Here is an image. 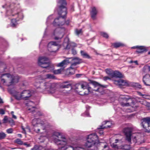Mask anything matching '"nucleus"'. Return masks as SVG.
<instances>
[{
    "label": "nucleus",
    "instance_id": "obj_1",
    "mask_svg": "<svg viewBox=\"0 0 150 150\" xmlns=\"http://www.w3.org/2000/svg\"><path fill=\"white\" fill-rule=\"evenodd\" d=\"M50 139L58 146L59 150H86L84 147L89 150H95L99 143L98 136L95 134L88 135L85 145L82 146L74 147L69 139L58 132H54Z\"/></svg>",
    "mask_w": 150,
    "mask_h": 150
},
{
    "label": "nucleus",
    "instance_id": "obj_2",
    "mask_svg": "<svg viewBox=\"0 0 150 150\" xmlns=\"http://www.w3.org/2000/svg\"><path fill=\"white\" fill-rule=\"evenodd\" d=\"M65 0H59L58 2V6H59V10H57L58 14L62 18L59 17L56 18L53 23L54 25L56 26L62 25L64 23V16L66 14L67 9L65 7L66 4Z\"/></svg>",
    "mask_w": 150,
    "mask_h": 150
},
{
    "label": "nucleus",
    "instance_id": "obj_3",
    "mask_svg": "<svg viewBox=\"0 0 150 150\" xmlns=\"http://www.w3.org/2000/svg\"><path fill=\"white\" fill-rule=\"evenodd\" d=\"M132 129L130 127H126L123 129V132L125 136V139L129 143H131V139L135 142L141 143L143 137L139 133H132Z\"/></svg>",
    "mask_w": 150,
    "mask_h": 150
},
{
    "label": "nucleus",
    "instance_id": "obj_4",
    "mask_svg": "<svg viewBox=\"0 0 150 150\" xmlns=\"http://www.w3.org/2000/svg\"><path fill=\"white\" fill-rule=\"evenodd\" d=\"M19 77L9 74H2L0 76L1 83L4 86H8L18 82Z\"/></svg>",
    "mask_w": 150,
    "mask_h": 150
},
{
    "label": "nucleus",
    "instance_id": "obj_5",
    "mask_svg": "<svg viewBox=\"0 0 150 150\" xmlns=\"http://www.w3.org/2000/svg\"><path fill=\"white\" fill-rule=\"evenodd\" d=\"M6 15L9 16L11 18V25L13 27L16 26L17 24V21L23 18L22 13L20 12L17 13L15 11H8Z\"/></svg>",
    "mask_w": 150,
    "mask_h": 150
},
{
    "label": "nucleus",
    "instance_id": "obj_6",
    "mask_svg": "<svg viewBox=\"0 0 150 150\" xmlns=\"http://www.w3.org/2000/svg\"><path fill=\"white\" fill-rule=\"evenodd\" d=\"M32 123L34 127V131L37 133H44L46 132L45 125L40 119L34 118L33 120Z\"/></svg>",
    "mask_w": 150,
    "mask_h": 150
},
{
    "label": "nucleus",
    "instance_id": "obj_7",
    "mask_svg": "<svg viewBox=\"0 0 150 150\" xmlns=\"http://www.w3.org/2000/svg\"><path fill=\"white\" fill-rule=\"evenodd\" d=\"M38 65L46 69V71H51L54 69V65L50 63L48 59L45 57H40L38 60Z\"/></svg>",
    "mask_w": 150,
    "mask_h": 150
},
{
    "label": "nucleus",
    "instance_id": "obj_8",
    "mask_svg": "<svg viewBox=\"0 0 150 150\" xmlns=\"http://www.w3.org/2000/svg\"><path fill=\"white\" fill-rule=\"evenodd\" d=\"M69 60L70 61L71 63V67L68 69L69 70V73L70 74H73L75 72V69L76 68V66L78 64H79L82 62L81 59L78 57H75L73 58H68Z\"/></svg>",
    "mask_w": 150,
    "mask_h": 150
},
{
    "label": "nucleus",
    "instance_id": "obj_9",
    "mask_svg": "<svg viewBox=\"0 0 150 150\" xmlns=\"http://www.w3.org/2000/svg\"><path fill=\"white\" fill-rule=\"evenodd\" d=\"M120 98H122L124 102L120 103L121 105L123 106H128L135 104V99H131L127 96L120 97Z\"/></svg>",
    "mask_w": 150,
    "mask_h": 150
},
{
    "label": "nucleus",
    "instance_id": "obj_10",
    "mask_svg": "<svg viewBox=\"0 0 150 150\" xmlns=\"http://www.w3.org/2000/svg\"><path fill=\"white\" fill-rule=\"evenodd\" d=\"M65 29L58 28L54 31V35H55L54 39L56 40H60L64 36V34Z\"/></svg>",
    "mask_w": 150,
    "mask_h": 150
},
{
    "label": "nucleus",
    "instance_id": "obj_11",
    "mask_svg": "<svg viewBox=\"0 0 150 150\" xmlns=\"http://www.w3.org/2000/svg\"><path fill=\"white\" fill-rule=\"evenodd\" d=\"M34 103L32 101H30L26 104L27 106L29 108L28 110H30L31 112H33L34 115L35 116H40L42 115L41 113L39 111L36 110V108L34 106Z\"/></svg>",
    "mask_w": 150,
    "mask_h": 150
},
{
    "label": "nucleus",
    "instance_id": "obj_12",
    "mask_svg": "<svg viewBox=\"0 0 150 150\" xmlns=\"http://www.w3.org/2000/svg\"><path fill=\"white\" fill-rule=\"evenodd\" d=\"M142 126L145 129L146 132H150V117H146L141 120Z\"/></svg>",
    "mask_w": 150,
    "mask_h": 150
},
{
    "label": "nucleus",
    "instance_id": "obj_13",
    "mask_svg": "<svg viewBox=\"0 0 150 150\" xmlns=\"http://www.w3.org/2000/svg\"><path fill=\"white\" fill-rule=\"evenodd\" d=\"M54 86V85L51 83H45L44 85L45 89L44 91L45 93L52 94L54 93L55 91Z\"/></svg>",
    "mask_w": 150,
    "mask_h": 150
},
{
    "label": "nucleus",
    "instance_id": "obj_14",
    "mask_svg": "<svg viewBox=\"0 0 150 150\" xmlns=\"http://www.w3.org/2000/svg\"><path fill=\"white\" fill-rule=\"evenodd\" d=\"M114 83L121 87V86H128L129 85V82L126 80L122 79H120L118 80H115L114 81Z\"/></svg>",
    "mask_w": 150,
    "mask_h": 150
},
{
    "label": "nucleus",
    "instance_id": "obj_15",
    "mask_svg": "<svg viewBox=\"0 0 150 150\" xmlns=\"http://www.w3.org/2000/svg\"><path fill=\"white\" fill-rule=\"evenodd\" d=\"M23 100H27L31 96V93L29 90H24L21 92Z\"/></svg>",
    "mask_w": 150,
    "mask_h": 150
},
{
    "label": "nucleus",
    "instance_id": "obj_16",
    "mask_svg": "<svg viewBox=\"0 0 150 150\" xmlns=\"http://www.w3.org/2000/svg\"><path fill=\"white\" fill-rule=\"evenodd\" d=\"M70 61L69 60L68 58H67L61 62L58 63L57 64V66L58 67H63V68L64 69L66 67V65L70 63Z\"/></svg>",
    "mask_w": 150,
    "mask_h": 150
},
{
    "label": "nucleus",
    "instance_id": "obj_17",
    "mask_svg": "<svg viewBox=\"0 0 150 150\" xmlns=\"http://www.w3.org/2000/svg\"><path fill=\"white\" fill-rule=\"evenodd\" d=\"M132 48H137L136 52L138 53H142L146 50V48L144 46H135L132 47Z\"/></svg>",
    "mask_w": 150,
    "mask_h": 150
},
{
    "label": "nucleus",
    "instance_id": "obj_18",
    "mask_svg": "<svg viewBox=\"0 0 150 150\" xmlns=\"http://www.w3.org/2000/svg\"><path fill=\"white\" fill-rule=\"evenodd\" d=\"M143 81L144 84L148 86H150V75L146 74L143 79Z\"/></svg>",
    "mask_w": 150,
    "mask_h": 150
},
{
    "label": "nucleus",
    "instance_id": "obj_19",
    "mask_svg": "<svg viewBox=\"0 0 150 150\" xmlns=\"http://www.w3.org/2000/svg\"><path fill=\"white\" fill-rule=\"evenodd\" d=\"M113 147L115 149H123L125 150H129L130 149V146L128 145H125L124 146H118L117 145H115L113 146Z\"/></svg>",
    "mask_w": 150,
    "mask_h": 150
},
{
    "label": "nucleus",
    "instance_id": "obj_20",
    "mask_svg": "<svg viewBox=\"0 0 150 150\" xmlns=\"http://www.w3.org/2000/svg\"><path fill=\"white\" fill-rule=\"evenodd\" d=\"M97 13L98 11L96 8L95 7H92L91 11V18L93 19H95L96 18Z\"/></svg>",
    "mask_w": 150,
    "mask_h": 150
},
{
    "label": "nucleus",
    "instance_id": "obj_21",
    "mask_svg": "<svg viewBox=\"0 0 150 150\" xmlns=\"http://www.w3.org/2000/svg\"><path fill=\"white\" fill-rule=\"evenodd\" d=\"M13 94L16 99L18 100H20L23 99L21 92H19L15 91L13 92Z\"/></svg>",
    "mask_w": 150,
    "mask_h": 150
},
{
    "label": "nucleus",
    "instance_id": "obj_22",
    "mask_svg": "<svg viewBox=\"0 0 150 150\" xmlns=\"http://www.w3.org/2000/svg\"><path fill=\"white\" fill-rule=\"evenodd\" d=\"M112 76L117 78H122L124 77L123 75L120 72L116 71H114L112 74Z\"/></svg>",
    "mask_w": 150,
    "mask_h": 150
},
{
    "label": "nucleus",
    "instance_id": "obj_23",
    "mask_svg": "<svg viewBox=\"0 0 150 150\" xmlns=\"http://www.w3.org/2000/svg\"><path fill=\"white\" fill-rule=\"evenodd\" d=\"M103 125H106L105 126L103 125L100 126V128H105L108 127H110L112 125V123L110 121H105L103 122Z\"/></svg>",
    "mask_w": 150,
    "mask_h": 150
},
{
    "label": "nucleus",
    "instance_id": "obj_24",
    "mask_svg": "<svg viewBox=\"0 0 150 150\" xmlns=\"http://www.w3.org/2000/svg\"><path fill=\"white\" fill-rule=\"evenodd\" d=\"M150 71V66L147 65L145 66L142 70L143 74L148 73Z\"/></svg>",
    "mask_w": 150,
    "mask_h": 150
},
{
    "label": "nucleus",
    "instance_id": "obj_25",
    "mask_svg": "<svg viewBox=\"0 0 150 150\" xmlns=\"http://www.w3.org/2000/svg\"><path fill=\"white\" fill-rule=\"evenodd\" d=\"M32 150H46V149L44 148L41 146L35 145L32 149ZM49 150H59V149H58V150L50 149Z\"/></svg>",
    "mask_w": 150,
    "mask_h": 150
},
{
    "label": "nucleus",
    "instance_id": "obj_26",
    "mask_svg": "<svg viewBox=\"0 0 150 150\" xmlns=\"http://www.w3.org/2000/svg\"><path fill=\"white\" fill-rule=\"evenodd\" d=\"M67 43V46L66 47V48L67 49H70V43L69 41V39L67 37H66L64 39V43Z\"/></svg>",
    "mask_w": 150,
    "mask_h": 150
},
{
    "label": "nucleus",
    "instance_id": "obj_27",
    "mask_svg": "<svg viewBox=\"0 0 150 150\" xmlns=\"http://www.w3.org/2000/svg\"><path fill=\"white\" fill-rule=\"evenodd\" d=\"M59 44V43L56 42L52 41L50 42L48 45V47H51L52 46V47H53L54 46L58 45Z\"/></svg>",
    "mask_w": 150,
    "mask_h": 150
},
{
    "label": "nucleus",
    "instance_id": "obj_28",
    "mask_svg": "<svg viewBox=\"0 0 150 150\" xmlns=\"http://www.w3.org/2000/svg\"><path fill=\"white\" fill-rule=\"evenodd\" d=\"M81 55L83 56V57L88 59L90 58V57L89 55L84 51H81Z\"/></svg>",
    "mask_w": 150,
    "mask_h": 150
},
{
    "label": "nucleus",
    "instance_id": "obj_29",
    "mask_svg": "<svg viewBox=\"0 0 150 150\" xmlns=\"http://www.w3.org/2000/svg\"><path fill=\"white\" fill-rule=\"evenodd\" d=\"M87 86H88L87 83H83V84H81V87L83 89H87L88 91L89 92L90 88H88Z\"/></svg>",
    "mask_w": 150,
    "mask_h": 150
},
{
    "label": "nucleus",
    "instance_id": "obj_30",
    "mask_svg": "<svg viewBox=\"0 0 150 150\" xmlns=\"http://www.w3.org/2000/svg\"><path fill=\"white\" fill-rule=\"evenodd\" d=\"M45 78L49 79H55V76L54 75L51 74H46L45 76Z\"/></svg>",
    "mask_w": 150,
    "mask_h": 150
},
{
    "label": "nucleus",
    "instance_id": "obj_31",
    "mask_svg": "<svg viewBox=\"0 0 150 150\" xmlns=\"http://www.w3.org/2000/svg\"><path fill=\"white\" fill-rule=\"evenodd\" d=\"M113 46L117 48L123 46L124 45L120 42H116L113 44Z\"/></svg>",
    "mask_w": 150,
    "mask_h": 150
},
{
    "label": "nucleus",
    "instance_id": "obj_32",
    "mask_svg": "<svg viewBox=\"0 0 150 150\" xmlns=\"http://www.w3.org/2000/svg\"><path fill=\"white\" fill-rule=\"evenodd\" d=\"M102 144L103 145V148L102 150H110L109 146L107 143H105Z\"/></svg>",
    "mask_w": 150,
    "mask_h": 150
},
{
    "label": "nucleus",
    "instance_id": "obj_33",
    "mask_svg": "<svg viewBox=\"0 0 150 150\" xmlns=\"http://www.w3.org/2000/svg\"><path fill=\"white\" fill-rule=\"evenodd\" d=\"M64 70V68H61L60 69H58L53 71V72L55 74H58L60 73Z\"/></svg>",
    "mask_w": 150,
    "mask_h": 150
},
{
    "label": "nucleus",
    "instance_id": "obj_34",
    "mask_svg": "<svg viewBox=\"0 0 150 150\" xmlns=\"http://www.w3.org/2000/svg\"><path fill=\"white\" fill-rule=\"evenodd\" d=\"M140 102L142 104L145 105L146 106H147L148 107L150 106V103L148 102H146L145 101H140Z\"/></svg>",
    "mask_w": 150,
    "mask_h": 150
},
{
    "label": "nucleus",
    "instance_id": "obj_35",
    "mask_svg": "<svg viewBox=\"0 0 150 150\" xmlns=\"http://www.w3.org/2000/svg\"><path fill=\"white\" fill-rule=\"evenodd\" d=\"M15 142L17 144H20L23 145V142L20 139H17L15 140Z\"/></svg>",
    "mask_w": 150,
    "mask_h": 150
},
{
    "label": "nucleus",
    "instance_id": "obj_36",
    "mask_svg": "<svg viewBox=\"0 0 150 150\" xmlns=\"http://www.w3.org/2000/svg\"><path fill=\"white\" fill-rule=\"evenodd\" d=\"M100 35L101 36L105 38H108V35L105 33L103 32H101L100 33Z\"/></svg>",
    "mask_w": 150,
    "mask_h": 150
},
{
    "label": "nucleus",
    "instance_id": "obj_37",
    "mask_svg": "<svg viewBox=\"0 0 150 150\" xmlns=\"http://www.w3.org/2000/svg\"><path fill=\"white\" fill-rule=\"evenodd\" d=\"M100 128V127H99L98 128V133L100 135H101L103 133V130H102V129H103V128Z\"/></svg>",
    "mask_w": 150,
    "mask_h": 150
},
{
    "label": "nucleus",
    "instance_id": "obj_38",
    "mask_svg": "<svg viewBox=\"0 0 150 150\" xmlns=\"http://www.w3.org/2000/svg\"><path fill=\"white\" fill-rule=\"evenodd\" d=\"M106 73L109 75H111L112 74V71L110 69H106L105 70Z\"/></svg>",
    "mask_w": 150,
    "mask_h": 150
},
{
    "label": "nucleus",
    "instance_id": "obj_39",
    "mask_svg": "<svg viewBox=\"0 0 150 150\" xmlns=\"http://www.w3.org/2000/svg\"><path fill=\"white\" fill-rule=\"evenodd\" d=\"M6 136V134L4 133L0 132V139L4 138Z\"/></svg>",
    "mask_w": 150,
    "mask_h": 150
},
{
    "label": "nucleus",
    "instance_id": "obj_40",
    "mask_svg": "<svg viewBox=\"0 0 150 150\" xmlns=\"http://www.w3.org/2000/svg\"><path fill=\"white\" fill-rule=\"evenodd\" d=\"M8 134H11L13 132V129L12 128L7 129L6 130Z\"/></svg>",
    "mask_w": 150,
    "mask_h": 150
},
{
    "label": "nucleus",
    "instance_id": "obj_41",
    "mask_svg": "<svg viewBox=\"0 0 150 150\" xmlns=\"http://www.w3.org/2000/svg\"><path fill=\"white\" fill-rule=\"evenodd\" d=\"M5 66V64L4 63L0 61V69L4 68Z\"/></svg>",
    "mask_w": 150,
    "mask_h": 150
},
{
    "label": "nucleus",
    "instance_id": "obj_42",
    "mask_svg": "<svg viewBox=\"0 0 150 150\" xmlns=\"http://www.w3.org/2000/svg\"><path fill=\"white\" fill-rule=\"evenodd\" d=\"M128 63L129 64H132V63H135V64L136 65H138L137 61V60L134 61H133L132 60H131V61H129L128 62Z\"/></svg>",
    "mask_w": 150,
    "mask_h": 150
},
{
    "label": "nucleus",
    "instance_id": "obj_43",
    "mask_svg": "<svg viewBox=\"0 0 150 150\" xmlns=\"http://www.w3.org/2000/svg\"><path fill=\"white\" fill-rule=\"evenodd\" d=\"M143 98L146 99H150V96L148 95H144Z\"/></svg>",
    "mask_w": 150,
    "mask_h": 150
},
{
    "label": "nucleus",
    "instance_id": "obj_44",
    "mask_svg": "<svg viewBox=\"0 0 150 150\" xmlns=\"http://www.w3.org/2000/svg\"><path fill=\"white\" fill-rule=\"evenodd\" d=\"M81 33V30H76V34L77 35H79Z\"/></svg>",
    "mask_w": 150,
    "mask_h": 150
},
{
    "label": "nucleus",
    "instance_id": "obj_45",
    "mask_svg": "<svg viewBox=\"0 0 150 150\" xmlns=\"http://www.w3.org/2000/svg\"><path fill=\"white\" fill-rule=\"evenodd\" d=\"M71 85L69 84H68L67 85H62V87L63 88H68L69 86H70Z\"/></svg>",
    "mask_w": 150,
    "mask_h": 150
},
{
    "label": "nucleus",
    "instance_id": "obj_46",
    "mask_svg": "<svg viewBox=\"0 0 150 150\" xmlns=\"http://www.w3.org/2000/svg\"><path fill=\"white\" fill-rule=\"evenodd\" d=\"M8 120V118L7 116H5L3 119V122L6 123L7 122V121Z\"/></svg>",
    "mask_w": 150,
    "mask_h": 150
},
{
    "label": "nucleus",
    "instance_id": "obj_47",
    "mask_svg": "<svg viewBox=\"0 0 150 150\" xmlns=\"http://www.w3.org/2000/svg\"><path fill=\"white\" fill-rule=\"evenodd\" d=\"M72 53L74 55H75L76 54V52L74 49H73L72 50Z\"/></svg>",
    "mask_w": 150,
    "mask_h": 150
},
{
    "label": "nucleus",
    "instance_id": "obj_48",
    "mask_svg": "<svg viewBox=\"0 0 150 150\" xmlns=\"http://www.w3.org/2000/svg\"><path fill=\"white\" fill-rule=\"evenodd\" d=\"M9 122L11 124V125H13L14 124V122L13 120L12 119L9 120Z\"/></svg>",
    "mask_w": 150,
    "mask_h": 150
},
{
    "label": "nucleus",
    "instance_id": "obj_49",
    "mask_svg": "<svg viewBox=\"0 0 150 150\" xmlns=\"http://www.w3.org/2000/svg\"><path fill=\"white\" fill-rule=\"evenodd\" d=\"M5 114V112L4 110L2 109H1L0 110V114L1 115H4Z\"/></svg>",
    "mask_w": 150,
    "mask_h": 150
},
{
    "label": "nucleus",
    "instance_id": "obj_50",
    "mask_svg": "<svg viewBox=\"0 0 150 150\" xmlns=\"http://www.w3.org/2000/svg\"><path fill=\"white\" fill-rule=\"evenodd\" d=\"M23 144L26 146L27 147H29L30 146V144H28L26 142H25L24 143H23Z\"/></svg>",
    "mask_w": 150,
    "mask_h": 150
},
{
    "label": "nucleus",
    "instance_id": "obj_51",
    "mask_svg": "<svg viewBox=\"0 0 150 150\" xmlns=\"http://www.w3.org/2000/svg\"><path fill=\"white\" fill-rule=\"evenodd\" d=\"M84 114L87 117L89 116V113L88 112H85V113H84Z\"/></svg>",
    "mask_w": 150,
    "mask_h": 150
},
{
    "label": "nucleus",
    "instance_id": "obj_52",
    "mask_svg": "<svg viewBox=\"0 0 150 150\" xmlns=\"http://www.w3.org/2000/svg\"><path fill=\"white\" fill-rule=\"evenodd\" d=\"M139 150H146V149L145 147H141Z\"/></svg>",
    "mask_w": 150,
    "mask_h": 150
},
{
    "label": "nucleus",
    "instance_id": "obj_53",
    "mask_svg": "<svg viewBox=\"0 0 150 150\" xmlns=\"http://www.w3.org/2000/svg\"><path fill=\"white\" fill-rule=\"evenodd\" d=\"M22 129L23 130V131H22V133L25 134V129L23 128L22 127Z\"/></svg>",
    "mask_w": 150,
    "mask_h": 150
},
{
    "label": "nucleus",
    "instance_id": "obj_54",
    "mask_svg": "<svg viewBox=\"0 0 150 150\" xmlns=\"http://www.w3.org/2000/svg\"><path fill=\"white\" fill-rule=\"evenodd\" d=\"M12 118L16 119H17L16 116L15 115H12Z\"/></svg>",
    "mask_w": 150,
    "mask_h": 150
},
{
    "label": "nucleus",
    "instance_id": "obj_55",
    "mask_svg": "<svg viewBox=\"0 0 150 150\" xmlns=\"http://www.w3.org/2000/svg\"><path fill=\"white\" fill-rule=\"evenodd\" d=\"M93 84L95 85V86H98V83H97L96 82H94V83H93Z\"/></svg>",
    "mask_w": 150,
    "mask_h": 150
},
{
    "label": "nucleus",
    "instance_id": "obj_56",
    "mask_svg": "<svg viewBox=\"0 0 150 150\" xmlns=\"http://www.w3.org/2000/svg\"><path fill=\"white\" fill-rule=\"evenodd\" d=\"M104 78L105 80H107V79H110L109 78L108 76L105 77H104Z\"/></svg>",
    "mask_w": 150,
    "mask_h": 150
},
{
    "label": "nucleus",
    "instance_id": "obj_57",
    "mask_svg": "<svg viewBox=\"0 0 150 150\" xmlns=\"http://www.w3.org/2000/svg\"><path fill=\"white\" fill-rule=\"evenodd\" d=\"M120 140H119L118 139H116L115 140V143H117L118 141H120Z\"/></svg>",
    "mask_w": 150,
    "mask_h": 150
},
{
    "label": "nucleus",
    "instance_id": "obj_58",
    "mask_svg": "<svg viewBox=\"0 0 150 150\" xmlns=\"http://www.w3.org/2000/svg\"><path fill=\"white\" fill-rule=\"evenodd\" d=\"M17 135L18 137H22V135L21 134H17Z\"/></svg>",
    "mask_w": 150,
    "mask_h": 150
},
{
    "label": "nucleus",
    "instance_id": "obj_59",
    "mask_svg": "<svg viewBox=\"0 0 150 150\" xmlns=\"http://www.w3.org/2000/svg\"><path fill=\"white\" fill-rule=\"evenodd\" d=\"M139 95L142 96L143 97V95H144L142 94V93H141L140 92L139 93Z\"/></svg>",
    "mask_w": 150,
    "mask_h": 150
},
{
    "label": "nucleus",
    "instance_id": "obj_60",
    "mask_svg": "<svg viewBox=\"0 0 150 150\" xmlns=\"http://www.w3.org/2000/svg\"><path fill=\"white\" fill-rule=\"evenodd\" d=\"M11 114L12 115H14V112L13 111L11 112Z\"/></svg>",
    "mask_w": 150,
    "mask_h": 150
},
{
    "label": "nucleus",
    "instance_id": "obj_61",
    "mask_svg": "<svg viewBox=\"0 0 150 150\" xmlns=\"http://www.w3.org/2000/svg\"><path fill=\"white\" fill-rule=\"evenodd\" d=\"M80 75V74H76V76L78 77H79V76Z\"/></svg>",
    "mask_w": 150,
    "mask_h": 150
},
{
    "label": "nucleus",
    "instance_id": "obj_62",
    "mask_svg": "<svg viewBox=\"0 0 150 150\" xmlns=\"http://www.w3.org/2000/svg\"><path fill=\"white\" fill-rule=\"evenodd\" d=\"M68 81H64L63 83H68Z\"/></svg>",
    "mask_w": 150,
    "mask_h": 150
},
{
    "label": "nucleus",
    "instance_id": "obj_63",
    "mask_svg": "<svg viewBox=\"0 0 150 150\" xmlns=\"http://www.w3.org/2000/svg\"><path fill=\"white\" fill-rule=\"evenodd\" d=\"M52 17V16H49L48 17V19H49V18H51V17Z\"/></svg>",
    "mask_w": 150,
    "mask_h": 150
},
{
    "label": "nucleus",
    "instance_id": "obj_64",
    "mask_svg": "<svg viewBox=\"0 0 150 150\" xmlns=\"http://www.w3.org/2000/svg\"><path fill=\"white\" fill-rule=\"evenodd\" d=\"M25 129H28V130H29V128L28 127H27V128H25Z\"/></svg>",
    "mask_w": 150,
    "mask_h": 150
}]
</instances>
